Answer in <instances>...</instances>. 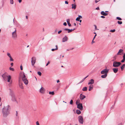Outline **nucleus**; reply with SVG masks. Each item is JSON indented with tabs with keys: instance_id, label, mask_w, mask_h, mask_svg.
<instances>
[{
	"instance_id": "4c0bfd02",
	"label": "nucleus",
	"mask_w": 125,
	"mask_h": 125,
	"mask_svg": "<svg viewBox=\"0 0 125 125\" xmlns=\"http://www.w3.org/2000/svg\"><path fill=\"white\" fill-rule=\"evenodd\" d=\"M38 74V75H39L40 76H41L42 74L40 72H37Z\"/></svg>"
},
{
	"instance_id": "0e129e2a",
	"label": "nucleus",
	"mask_w": 125,
	"mask_h": 125,
	"mask_svg": "<svg viewBox=\"0 0 125 125\" xmlns=\"http://www.w3.org/2000/svg\"><path fill=\"white\" fill-rule=\"evenodd\" d=\"M60 82V81L59 80H58L57 81V83H58Z\"/></svg>"
},
{
	"instance_id": "20e7f679",
	"label": "nucleus",
	"mask_w": 125,
	"mask_h": 125,
	"mask_svg": "<svg viewBox=\"0 0 125 125\" xmlns=\"http://www.w3.org/2000/svg\"><path fill=\"white\" fill-rule=\"evenodd\" d=\"M75 28L73 29H70L67 28L63 29H62V31L64 33H66L67 32V31L68 33H69L72 32L73 31L75 30Z\"/></svg>"
},
{
	"instance_id": "052dcab7",
	"label": "nucleus",
	"mask_w": 125,
	"mask_h": 125,
	"mask_svg": "<svg viewBox=\"0 0 125 125\" xmlns=\"http://www.w3.org/2000/svg\"><path fill=\"white\" fill-rule=\"evenodd\" d=\"M83 82V81L81 80V81L79 83H81L82 82Z\"/></svg>"
},
{
	"instance_id": "0eeeda50",
	"label": "nucleus",
	"mask_w": 125,
	"mask_h": 125,
	"mask_svg": "<svg viewBox=\"0 0 125 125\" xmlns=\"http://www.w3.org/2000/svg\"><path fill=\"white\" fill-rule=\"evenodd\" d=\"M109 71V69H105L101 72V73L102 74H107V73Z\"/></svg>"
},
{
	"instance_id": "ddd939ff",
	"label": "nucleus",
	"mask_w": 125,
	"mask_h": 125,
	"mask_svg": "<svg viewBox=\"0 0 125 125\" xmlns=\"http://www.w3.org/2000/svg\"><path fill=\"white\" fill-rule=\"evenodd\" d=\"M123 50L122 49H120L119 50L118 52L117 53V54L118 55H121L122 54H122L123 53Z\"/></svg>"
},
{
	"instance_id": "864d4df0",
	"label": "nucleus",
	"mask_w": 125,
	"mask_h": 125,
	"mask_svg": "<svg viewBox=\"0 0 125 125\" xmlns=\"http://www.w3.org/2000/svg\"><path fill=\"white\" fill-rule=\"evenodd\" d=\"M65 4H68V2L67 1H65Z\"/></svg>"
},
{
	"instance_id": "1a4fd4ad",
	"label": "nucleus",
	"mask_w": 125,
	"mask_h": 125,
	"mask_svg": "<svg viewBox=\"0 0 125 125\" xmlns=\"http://www.w3.org/2000/svg\"><path fill=\"white\" fill-rule=\"evenodd\" d=\"M12 37L13 38H16L17 37V35L16 33V30L15 29V31L12 33Z\"/></svg>"
},
{
	"instance_id": "a18cd8bd",
	"label": "nucleus",
	"mask_w": 125,
	"mask_h": 125,
	"mask_svg": "<svg viewBox=\"0 0 125 125\" xmlns=\"http://www.w3.org/2000/svg\"><path fill=\"white\" fill-rule=\"evenodd\" d=\"M20 69L21 70H23V67L22 66V65H21L20 66Z\"/></svg>"
},
{
	"instance_id": "dca6fc26",
	"label": "nucleus",
	"mask_w": 125,
	"mask_h": 125,
	"mask_svg": "<svg viewBox=\"0 0 125 125\" xmlns=\"http://www.w3.org/2000/svg\"><path fill=\"white\" fill-rule=\"evenodd\" d=\"M44 88H43L42 86L41 88L40 89V92L42 94L44 93Z\"/></svg>"
},
{
	"instance_id": "a19ab883",
	"label": "nucleus",
	"mask_w": 125,
	"mask_h": 125,
	"mask_svg": "<svg viewBox=\"0 0 125 125\" xmlns=\"http://www.w3.org/2000/svg\"><path fill=\"white\" fill-rule=\"evenodd\" d=\"M123 59L125 60V53H124L123 56Z\"/></svg>"
},
{
	"instance_id": "f704fd0d",
	"label": "nucleus",
	"mask_w": 125,
	"mask_h": 125,
	"mask_svg": "<svg viewBox=\"0 0 125 125\" xmlns=\"http://www.w3.org/2000/svg\"><path fill=\"white\" fill-rule=\"evenodd\" d=\"M113 59L112 60V61H115L116 59V57H114L113 58Z\"/></svg>"
},
{
	"instance_id": "c756f323",
	"label": "nucleus",
	"mask_w": 125,
	"mask_h": 125,
	"mask_svg": "<svg viewBox=\"0 0 125 125\" xmlns=\"http://www.w3.org/2000/svg\"><path fill=\"white\" fill-rule=\"evenodd\" d=\"M87 87H84L82 89V90L84 91H86L87 90Z\"/></svg>"
},
{
	"instance_id": "423d86ee",
	"label": "nucleus",
	"mask_w": 125,
	"mask_h": 125,
	"mask_svg": "<svg viewBox=\"0 0 125 125\" xmlns=\"http://www.w3.org/2000/svg\"><path fill=\"white\" fill-rule=\"evenodd\" d=\"M31 65L33 66L36 62V58L34 57H33L31 58Z\"/></svg>"
},
{
	"instance_id": "69168bd1",
	"label": "nucleus",
	"mask_w": 125,
	"mask_h": 125,
	"mask_svg": "<svg viewBox=\"0 0 125 125\" xmlns=\"http://www.w3.org/2000/svg\"><path fill=\"white\" fill-rule=\"evenodd\" d=\"M26 18L27 19H28V17L27 16H26Z\"/></svg>"
},
{
	"instance_id": "f03ea898",
	"label": "nucleus",
	"mask_w": 125,
	"mask_h": 125,
	"mask_svg": "<svg viewBox=\"0 0 125 125\" xmlns=\"http://www.w3.org/2000/svg\"><path fill=\"white\" fill-rule=\"evenodd\" d=\"M9 94L11 96V100L13 101L16 102H17L14 93L12 90L10 88H9Z\"/></svg>"
},
{
	"instance_id": "39448f33",
	"label": "nucleus",
	"mask_w": 125,
	"mask_h": 125,
	"mask_svg": "<svg viewBox=\"0 0 125 125\" xmlns=\"http://www.w3.org/2000/svg\"><path fill=\"white\" fill-rule=\"evenodd\" d=\"M78 121L81 124H83V117L82 116H79L78 117Z\"/></svg>"
},
{
	"instance_id": "6e6552de",
	"label": "nucleus",
	"mask_w": 125,
	"mask_h": 125,
	"mask_svg": "<svg viewBox=\"0 0 125 125\" xmlns=\"http://www.w3.org/2000/svg\"><path fill=\"white\" fill-rule=\"evenodd\" d=\"M77 107L79 109L81 110H82L83 109V106L82 104V103H79L77 105Z\"/></svg>"
},
{
	"instance_id": "b1692460",
	"label": "nucleus",
	"mask_w": 125,
	"mask_h": 125,
	"mask_svg": "<svg viewBox=\"0 0 125 125\" xmlns=\"http://www.w3.org/2000/svg\"><path fill=\"white\" fill-rule=\"evenodd\" d=\"M76 113L77 114L79 115L81 113V111L79 110H77L76 111Z\"/></svg>"
},
{
	"instance_id": "13d9d810",
	"label": "nucleus",
	"mask_w": 125,
	"mask_h": 125,
	"mask_svg": "<svg viewBox=\"0 0 125 125\" xmlns=\"http://www.w3.org/2000/svg\"><path fill=\"white\" fill-rule=\"evenodd\" d=\"M96 9L98 10H99V7H97Z\"/></svg>"
},
{
	"instance_id": "aec40b11",
	"label": "nucleus",
	"mask_w": 125,
	"mask_h": 125,
	"mask_svg": "<svg viewBox=\"0 0 125 125\" xmlns=\"http://www.w3.org/2000/svg\"><path fill=\"white\" fill-rule=\"evenodd\" d=\"M70 20L69 19H68L66 21L69 26L70 27L71 26V25L70 23Z\"/></svg>"
},
{
	"instance_id": "8fccbe9b",
	"label": "nucleus",
	"mask_w": 125,
	"mask_h": 125,
	"mask_svg": "<svg viewBox=\"0 0 125 125\" xmlns=\"http://www.w3.org/2000/svg\"><path fill=\"white\" fill-rule=\"evenodd\" d=\"M36 124L37 125H40L38 121L36 122Z\"/></svg>"
},
{
	"instance_id": "9b49d317",
	"label": "nucleus",
	"mask_w": 125,
	"mask_h": 125,
	"mask_svg": "<svg viewBox=\"0 0 125 125\" xmlns=\"http://www.w3.org/2000/svg\"><path fill=\"white\" fill-rule=\"evenodd\" d=\"M85 97V96L83 95L82 94H81L80 95V98L81 100H83Z\"/></svg>"
},
{
	"instance_id": "72a5a7b5",
	"label": "nucleus",
	"mask_w": 125,
	"mask_h": 125,
	"mask_svg": "<svg viewBox=\"0 0 125 125\" xmlns=\"http://www.w3.org/2000/svg\"><path fill=\"white\" fill-rule=\"evenodd\" d=\"M10 3L11 4H13L14 3L13 0H10Z\"/></svg>"
},
{
	"instance_id": "4d7b16f0",
	"label": "nucleus",
	"mask_w": 125,
	"mask_h": 125,
	"mask_svg": "<svg viewBox=\"0 0 125 125\" xmlns=\"http://www.w3.org/2000/svg\"><path fill=\"white\" fill-rule=\"evenodd\" d=\"M18 112L17 111H16V116H18Z\"/></svg>"
},
{
	"instance_id": "4468645a",
	"label": "nucleus",
	"mask_w": 125,
	"mask_h": 125,
	"mask_svg": "<svg viewBox=\"0 0 125 125\" xmlns=\"http://www.w3.org/2000/svg\"><path fill=\"white\" fill-rule=\"evenodd\" d=\"M94 81L93 79H91L89 81L88 83V84H93L94 83Z\"/></svg>"
},
{
	"instance_id": "49530a36",
	"label": "nucleus",
	"mask_w": 125,
	"mask_h": 125,
	"mask_svg": "<svg viewBox=\"0 0 125 125\" xmlns=\"http://www.w3.org/2000/svg\"><path fill=\"white\" fill-rule=\"evenodd\" d=\"M67 25V23L66 22H64L63 23V25L64 26H66Z\"/></svg>"
},
{
	"instance_id": "c85d7f7f",
	"label": "nucleus",
	"mask_w": 125,
	"mask_h": 125,
	"mask_svg": "<svg viewBox=\"0 0 125 125\" xmlns=\"http://www.w3.org/2000/svg\"><path fill=\"white\" fill-rule=\"evenodd\" d=\"M26 79V77L25 75L24 74V73H23V76L22 77V80Z\"/></svg>"
},
{
	"instance_id": "de8ad7c7",
	"label": "nucleus",
	"mask_w": 125,
	"mask_h": 125,
	"mask_svg": "<svg viewBox=\"0 0 125 125\" xmlns=\"http://www.w3.org/2000/svg\"><path fill=\"white\" fill-rule=\"evenodd\" d=\"M125 61V60L123 59L121 61V62H124Z\"/></svg>"
},
{
	"instance_id": "6ab92c4d",
	"label": "nucleus",
	"mask_w": 125,
	"mask_h": 125,
	"mask_svg": "<svg viewBox=\"0 0 125 125\" xmlns=\"http://www.w3.org/2000/svg\"><path fill=\"white\" fill-rule=\"evenodd\" d=\"M72 8L73 9H75L76 8V5L75 4H72Z\"/></svg>"
},
{
	"instance_id": "5fc2aeb1",
	"label": "nucleus",
	"mask_w": 125,
	"mask_h": 125,
	"mask_svg": "<svg viewBox=\"0 0 125 125\" xmlns=\"http://www.w3.org/2000/svg\"><path fill=\"white\" fill-rule=\"evenodd\" d=\"M100 17L103 18H105V17L104 16H101Z\"/></svg>"
},
{
	"instance_id": "f3484780",
	"label": "nucleus",
	"mask_w": 125,
	"mask_h": 125,
	"mask_svg": "<svg viewBox=\"0 0 125 125\" xmlns=\"http://www.w3.org/2000/svg\"><path fill=\"white\" fill-rule=\"evenodd\" d=\"M101 14L104 16H106L108 15V13L105 12L104 11H102L101 12Z\"/></svg>"
},
{
	"instance_id": "7c9ffc66",
	"label": "nucleus",
	"mask_w": 125,
	"mask_h": 125,
	"mask_svg": "<svg viewBox=\"0 0 125 125\" xmlns=\"http://www.w3.org/2000/svg\"><path fill=\"white\" fill-rule=\"evenodd\" d=\"M49 94H52V95H54V93L53 91L52 92H49Z\"/></svg>"
},
{
	"instance_id": "f257e3e1",
	"label": "nucleus",
	"mask_w": 125,
	"mask_h": 125,
	"mask_svg": "<svg viewBox=\"0 0 125 125\" xmlns=\"http://www.w3.org/2000/svg\"><path fill=\"white\" fill-rule=\"evenodd\" d=\"M10 111V107L8 105L4 106L2 109V112L4 117H6L9 114Z\"/></svg>"
},
{
	"instance_id": "79ce46f5",
	"label": "nucleus",
	"mask_w": 125,
	"mask_h": 125,
	"mask_svg": "<svg viewBox=\"0 0 125 125\" xmlns=\"http://www.w3.org/2000/svg\"><path fill=\"white\" fill-rule=\"evenodd\" d=\"M70 104H73V100H71L70 101Z\"/></svg>"
},
{
	"instance_id": "09e8293b",
	"label": "nucleus",
	"mask_w": 125,
	"mask_h": 125,
	"mask_svg": "<svg viewBox=\"0 0 125 125\" xmlns=\"http://www.w3.org/2000/svg\"><path fill=\"white\" fill-rule=\"evenodd\" d=\"M100 0H99L98 1L97 0H95V3H97V2H99Z\"/></svg>"
},
{
	"instance_id": "3c124183",
	"label": "nucleus",
	"mask_w": 125,
	"mask_h": 125,
	"mask_svg": "<svg viewBox=\"0 0 125 125\" xmlns=\"http://www.w3.org/2000/svg\"><path fill=\"white\" fill-rule=\"evenodd\" d=\"M50 63V62L49 61H48V62L47 63L46 65V66H47Z\"/></svg>"
},
{
	"instance_id": "6e6d98bb",
	"label": "nucleus",
	"mask_w": 125,
	"mask_h": 125,
	"mask_svg": "<svg viewBox=\"0 0 125 125\" xmlns=\"http://www.w3.org/2000/svg\"><path fill=\"white\" fill-rule=\"evenodd\" d=\"M94 26L95 27V30H96L97 29V26L96 25H94Z\"/></svg>"
},
{
	"instance_id": "cd10ccee",
	"label": "nucleus",
	"mask_w": 125,
	"mask_h": 125,
	"mask_svg": "<svg viewBox=\"0 0 125 125\" xmlns=\"http://www.w3.org/2000/svg\"><path fill=\"white\" fill-rule=\"evenodd\" d=\"M125 66V64H123V65L121 66V70L122 71L124 70Z\"/></svg>"
},
{
	"instance_id": "ea45409f",
	"label": "nucleus",
	"mask_w": 125,
	"mask_h": 125,
	"mask_svg": "<svg viewBox=\"0 0 125 125\" xmlns=\"http://www.w3.org/2000/svg\"><path fill=\"white\" fill-rule=\"evenodd\" d=\"M79 100H77L76 102V104L77 105L78 104H79Z\"/></svg>"
},
{
	"instance_id": "4be33fe9",
	"label": "nucleus",
	"mask_w": 125,
	"mask_h": 125,
	"mask_svg": "<svg viewBox=\"0 0 125 125\" xmlns=\"http://www.w3.org/2000/svg\"><path fill=\"white\" fill-rule=\"evenodd\" d=\"M7 82H10V81L11 80V76L10 75H9L8 76V77L7 78Z\"/></svg>"
},
{
	"instance_id": "c9c22d12",
	"label": "nucleus",
	"mask_w": 125,
	"mask_h": 125,
	"mask_svg": "<svg viewBox=\"0 0 125 125\" xmlns=\"http://www.w3.org/2000/svg\"><path fill=\"white\" fill-rule=\"evenodd\" d=\"M10 61H14L13 59H12V57L10 58Z\"/></svg>"
},
{
	"instance_id": "603ef678",
	"label": "nucleus",
	"mask_w": 125,
	"mask_h": 125,
	"mask_svg": "<svg viewBox=\"0 0 125 125\" xmlns=\"http://www.w3.org/2000/svg\"><path fill=\"white\" fill-rule=\"evenodd\" d=\"M62 32V30H60V31H59L58 32V34H59Z\"/></svg>"
},
{
	"instance_id": "5701e85b",
	"label": "nucleus",
	"mask_w": 125,
	"mask_h": 125,
	"mask_svg": "<svg viewBox=\"0 0 125 125\" xmlns=\"http://www.w3.org/2000/svg\"><path fill=\"white\" fill-rule=\"evenodd\" d=\"M81 18H82V17L81 15H79L78 17L76 18V21H79Z\"/></svg>"
},
{
	"instance_id": "338daca9",
	"label": "nucleus",
	"mask_w": 125,
	"mask_h": 125,
	"mask_svg": "<svg viewBox=\"0 0 125 125\" xmlns=\"http://www.w3.org/2000/svg\"><path fill=\"white\" fill-rule=\"evenodd\" d=\"M80 22H82V20H79Z\"/></svg>"
},
{
	"instance_id": "bb28decb",
	"label": "nucleus",
	"mask_w": 125,
	"mask_h": 125,
	"mask_svg": "<svg viewBox=\"0 0 125 125\" xmlns=\"http://www.w3.org/2000/svg\"><path fill=\"white\" fill-rule=\"evenodd\" d=\"M107 75V74H105L101 76V77L102 78H105Z\"/></svg>"
},
{
	"instance_id": "680f3d73",
	"label": "nucleus",
	"mask_w": 125,
	"mask_h": 125,
	"mask_svg": "<svg viewBox=\"0 0 125 125\" xmlns=\"http://www.w3.org/2000/svg\"><path fill=\"white\" fill-rule=\"evenodd\" d=\"M22 1V0H19V3H21V2Z\"/></svg>"
},
{
	"instance_id": "2eb2a0df",
	"label": "nucleus",
	"mask_w": 125,
	"mask_h": 125,
	"mask_svg": "<svg viewBox=\"0 0 125 125\" xmlns=\"http://www.w3.org/2000/svg\"><path fill=\"white\" fill-rule=\"evenodd\" d=\"M114 72L115 73H116L118 71V68H114L112 69Z\"/></svg>"
},
{
	"instance_id": "a211bd4d",
	"label": "nucleus",
	"mask_w": 125,
	"mask_h": 125,
	"mask_svg": "<svg viewBox=\"0 0 125 125\" xmlns=\"http://www.w3.org/2000/svg\"><path fill=\"white\" fill-rule=\"evenodd\" d=\"M19 86H20V88H21V89H23V86H22V83L20 81V80L19 81Z\"/></svg>"
},
{
	"instance_id": "7ed1b4c3",
	"label": "nucleus",
	"mask_w": 125,
	"mask_h": 125,
	"mask_svg": "<svg viewBox=\"0 0 125 125\" xmlns=\"http://www.w3.org/2000/svg\"><path fill=\"white\" fill-rule=\"evenodd\" d=\"M121 64L120 62L114 61L113 63V66L114 67H117L120 66Z\"/></svg>"
},
{
	"instance_id": "393cba45",
	"label": "nucleus",
	"mask_w": 125,
	"mask_h": 125,
	"mask_svg": "<svg viewBox=\"0 0 125 125\" xmlns=\"http://www.w3.org/2000/svg\"><path fill=\"white\" fill-rule=\"evenodd\" d=\"M93 85H90L89 86V91H90L93 89Z\"/></svg>"
},
{
	"instance_id": "c03bdc74",
	"label": "nucleus",
	"mask_w": 125,
	"mask_h": 125,
	"mask_svg": "<svg viewBox=\"0 0 125 125\" xmlns=\"http://www.w3.org/2000/svg\"><path fill=\"white\" fill-rule=\"evenodd\" d=\"M88 76V75H87V76L86 77H85V78H84L82 80V81H83V82L84 80H85V79Z\"/></svg>"
},
{
	"instance_id": "412c9836",
	"label": "nucleus",
	"mask_w": 125,
	"mask_h": 125,
	"mask_svg": "<svg viewBox=\"0 0 125 125\" xmlns=\"http://www.w3.org/2000/svg\"><path fill=\"white\" fill-rule=\"evenodd\" d=\"M24 82V83L26 84L27 85L28 83V81L27 79L22 80Z\"/></svg>"
},
{
	"instance_id": "f8f14e48",
	"label": "nucleus",
	"mask_w": 125,
	"mask_h": 125,
	"mask_svg": "<svg viewBox=\"0 0 125 125\" xmlns=\"http://www.w3.org/2000/svg\"><path fill=\"white\" fill-rule=\"evenodd\" d=\"M68 39V38L66 36H65L62 38V42H64L67 41Z\"/></svg>"
},
{
	"instance_id": "2f4dec72",
	"label": "nucleus",
	"mask_w": 125,
	"mask_h": 125,
	"mask_svg": "<svg viewBox=\"0 0 125 125\" xmlns=\"http://www.w3.org/2000/svg\"><path fill=\"white\" fill-rule=\"evenodd\" d=\"M7 55L10 58L11 57L10 53L9 52L7 53Z\"/></svg>"
},
{
	"instance_id": "473e14b6",
	"label": "nucleus",
	"mask_w": 125,
	"mask_h": 125,
	"mask_svg": "<svg viewBox=\"0 0 125 125\" xmlns=\"http://www.w3.org/2000/svg\"><path fill=\"white\" fill-rule=\"evenodd\" d=\"M117 23L119 24H122V22L121 21H117Z\"/></svg>"
},
{
	"instance_id": "e433bc0d",
	"label": "nucleus",
	"mask_w": 125,
	"mask_h": 125,
	"mask_svg": "<svg viewBox=\"0 0 125 125\" xmlns=\"http://www.w3.org/2000/svg\"><path fill=\"white\" fill-rule=\"evenodd\" d=\"M116 19L118 20L121 21L122 20V19L119 17H116Z\"/></svg>"
},
{
	"instance_id": "a878e982",
	"label": "nucleus",
	"mask_w": 125,
	"mask_h": 125,
	"mask_svg": "<svg viewBox=\"0 0 125 125\" xmlns=\"http://www.w3.org/2000/svg\"><path fill=\"white\" fill-rule=\"evenodd\" d=\"M56 48L55 49H51V51H54L55 50H57L58 49V47L57 45H56L55 46Z\"/></svg>"
},
{
	"instance_id": "e2e57ef3",
	"label": "nucleus",
	"mask_w": 125,
	"mask_h": 125,
	"mask_svg": "<svg viewBox=\"0 0 125 125\" xmlns=\"http://www.w3.org/2000/svg\"><path fill=\"white\" fill-rule=\"evenodd\" d=\"M94 40H93L92 41V44H93V43H94Z\"/></svg>"
},
{
	"instance_id": "37998d69",
	"label": "nucleus",
	"mask_w": 125,
	"mask_h": 125,
	"mask_svg": "<svg viewBox=\"0 0 125 125\" xmlns=\"http://www.w3.org/2000/svg\"><path fill=\"white\" fill-rule=\"evenodd\" d=\"M9 69L10 70L13 71L14 70V69L13 68H11V67H10L9 68Z\"/></svg>"
},
{
	"instance_id": "774afa93",
	"label": "nucleus",
	"mask_w": 125,
	"mask_h": 125,
	"mask_svg": "<svg viewBox=\"0 0 125 125\" xmlns=\"http://www.w3.org/2000/svg\"><path fill=\"white\" fill-rule=\"evenodd\" d=\"M74 25L75 26H76V24L75 23H74Z\"/></svg>"
},
{
	"instance_id": "58836bf2",
	"label": "nucleus",
	"mask_w": 125,
	"mask_h": 125,
	"mask_svg": "<svg viewBox=\"0 0 125 125\" xmlns=\"http://www.w3.org/2000/svg\"><path fill=\"white\" fill-rule=\"evenodd\" d=\"M115 29H113V30H111L110 31L112 32H114L115 31Z\"/></svg>"
},
{
	"instance_id": "9d476101",
	"label": "nucleus",
	"mask_w": 125,
	"mask_h": 125,
	"mask_svg": "<svg viewBox=\"0 0 125 125\" xmlns=\"http://www.w3.org/2000/svg\"><path fill=\"white\" fill-rule=\"evenodd\" d=\"M2 76L4 81H6L7 80L8 76L7 75L5 74H2Z\"/></svg>"
},
{
	"instance_id": "bf43d9fd",
	"label": "nucleus",
	"mask_w": 125,
	"mask_h": 125,
	"mask_svg": "<svg viewBox=\"0 0 125 125\" xmlns=\"http://www.w3.org/2000/svg\"><path fill=\"white\" fill-rule=\"evenodd\" d=\"M13 63H11V66H12L13 65Z\"/></svg>"
}]
</instances>
